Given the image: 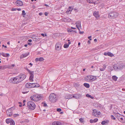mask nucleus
Returning a JSON list of instances; mask_svg holds the SVG:
<instances>
[{"label": "nucleus", "instance_id": "1", "mask_svg": "<svg viewBox=\"0 0 125 125\" xmlns=\"http://www.w3.org/2000/svg\"><path fill=\"white\" fill-rule=\"evenodd\" d=\"M31 100L34 101H38L43 98L42 96L41 95L35 94L31 97Z\"/></svg>", "mask_w": 125, "mask_h": 125}, {"label": "nucleus", "instance_id": "2", "mask_svg": "<svg viewBox=\"0 0 125 125\" xmlns=\"http://www.w3.org/2000/svg\"><path fill=\"white\" fill-rule=\"evenodd\" d=\"M57 96L54 93L50 94L49 97L50 101L52 103L55 102L57 100Z\"/></svg>", "mask_w": 125, "mask_h": 125}, {"label": "nucleus", "instance_id": "3", "mask_svg": "<svg viewBox=\"0 0 125 125\" xmlns=\"http://www.w3.org/2000/svg\"><path fill=\"white\" fill-rule=\"evenodd\" d=\"M118 15V13L116 11H113L109 13L108 15V18L111 19H115L117 17Z\"/></svg>", "mask_w": 125, "mask_h": 125}, {"label": "nucleus", "instance_id": "4", "mask_svg": "<svg viewBox=\"0 0 125 125\" xmlns=\"http://www.w3.org/2000/svg\"><path fill=\"white\" fill-rule=\"evenodd\" d=\"M96 76L92 75H88L85 77L84 80L87 82H92L96 79Z\"/></svg>", "mask_w": 125, "mask_h": 125}, {"label": "nucleus", "instance_id": "5", "mask_svg": "<svg viewBox=\"0 0 125 125\" xmlns=\"http://www.w3.org/2000/svg\"><path fill=\"white\" fill-rule=\"evenodd\" d=\"M27 107L31 110H34L36 107V105L35 103L32 101H29L28 102Z\"/></svg>", "mask_w": 125, "mask_h": 125}, {"label": "nucleus", "instance_id": "6", "mask_svg": "<svg viewBox=\"0 0 125 125\" xmlns=\"http://www.w3.org/2000/svg\"><path fill=\"white\" fill-rule=\"evenodd\" d=\"M9 82L11 83L14 84H17L20 83L18 80V76L10 79L9 80Z\"/></svg>", "mask_w": 125, "mask_h": 125}, {"label": "nucleus", "instance_id": "7", "mask_svg": "<svg viewBox=\"0 0 125 125\" xmlns=\"http://www.w3.org/2000/svg\"><path fill=\"white\" fill-rule=\"evenodd\" d=\"M18 80L20 81V82H21L26 78V75L23 74H21L19 75L18 76Z\"/></svg>", "mask_w": 125, "mask_h": 125}, {"label": "nucleus", "instance_id": "8", "mask_svg": "<svg viewBox=\"0 0 125 125\" xmlns=\"http://www.w3.org/2000/svg\"><path fill=\"white\" fill-rule=\"evenodd\" d=\"M62 47L61 43L60 42H58L55 45V49L58 51H59L61 49Z\"/></svg>", "mask_w": 125, "mask_h": 125}, {"label": "nucleus", "instance_id": "9", "mask_svg": "<svg viewBox=\"0 0 125 125\" xmlns=\"http://www.w3.org/2000/svg\"><path fill=\"white\" fill-rule=\"evenodd\" d=\"M100 112H98L96 110H93L92 115L96 117H98L100 115Z\"/></svg>", "mask_w": 125, "mask_h": 125}, {"label": "nucleus", "instance_id": "10", "mask_svg": "<svg viewBox=\"0 0 125 125\" xmlns=\"http://www.w3.org/2000/svg\"><path fill=\"white\" fill-rule=\"evenodd\" d=\"M76 24V26L78 29L79 31H80V28L81 29V22L80 21H78L75 23Z\"/></svg>", "mask_w": 125, "mask_h": 125}, {"label": "nucleus", "instance_id": "11", "mask_svg": "<svg viewBox=\"0 0 125 125\" xmlns=\"http://www.w3.org/2000/svg\"><path fill=\"white\" fill-rule=\"evenodd\" d=\"M114 114L115 117L117 118L118 120L120 119V118L121 116L124 117V116L122 115H120V114L118 113H116L114 112Z\"/></svg>", "mask_w": 125, "mask_h": 125}, {"label": "nucleus", "instance_id": "12", "mask_svg": "<svg viewBox=\"0 0 125 125\" xmlns=\"http://www.w3.org/2000/svg\"><path fill=\"white\" fill-rule=\"evenodd\" d=\"M82 97V94H74V95H73V97L76 99H79Z\"/></svg>", "mask_w": 125, "mask_h": 125}, {"label": "nucleus", "instance_id": "13", "mask_svg": "<svg viewBox=\"0 0 125 125\" xmlns=\"http://www.w3.org/2000/svg\"><path fill=\"white\" fill-rule=\"evenodd\" d=\"M29 73L30 74L29 80H31V81H33V78L34 77V72H31V71Z\"/></svg>", "mask_w": 125, "mask_h": 125}, {"label": "nucleus", "instance_id": "14", "mask_svg": "<svg viewBox=\"0 0 125 125\" xmlns=\"http://www.w3.org/2000/svg\"><path fill=\"white\" fill-rule=\"evenodd\" d=\"M15 3L17 4L16 5L18 6H21L23 5L22 2L21 0H17L16 1Z\"/></svg>", "mask_w": 125, "mask_h": 125}, {"label": "nucleus", "instance_id": "15", "mask_svg": "<svg viewBox=\"0 0 125 125\" xmlns=\"http://www.w3.org/2000/svg\"><path fill=\"white\" fill-rule=\"evenodd\" d=\"M6 113L8 115L10 116L12 115V111L9 109H8L6 111Z\"/></svg>", "mask_w": 125, "mask_h": 125}, {"label": "nucleus", "instance_id": "16", "mask_svg": "<svg viewBox=\"0 0 125 125\" xmlns=\"http://www.w3.org/2000/svg\"><path fill=\"white\" fill-rule=\"evenodd\" d=\"M29 53L28 52H26L25 53L23 54L20 56V58L21 59H22L24 57H26L29 55Z\"/></svg>", "mask_w": 125, "mask_h": 125}, {"label": "nucleus", "instance_id": "17", "mask_svg": "<svg viewBox=\"0 0 125 125\" xmlns=\"http://www.w3.org/2000/svg\"><path fill=\"white\" fill-rule=\"evenodd\" d=\"M31 83V88L38 87L39 86V85L37 83Z\"/></svg>", "mask_w": 125, "mask_h": 125}, {"label": "nucleus", "instance_id": "18", "mask_svg": "<svg viewBox=\"0 0 125 125\" xmlns=\"http://www.w3.org/2000/svg\"><path fill=\"white\" fill-rule=\"evenodd\" d=\"M44 60V59L42 57L36 58L35 59V61L36 62L38 61L41 62L43 61Z\"/></svg>", "mask_w": 125, "mask_h": 125}, {"label": "nucleus", "instance_id": "19", "mask_svg": "<svg viewBox=\"0 0 125 125\" xmlns=\"http://www.w3.org/2000/svg\"><path fill=\"white\" fill-rule=\"evenodd\" d=\"M93 15L96 18H97L99 17V14L98 12L95 11L93 13Z\"/></svg>", "mask_w": 125, "mask_h": 125}, {"label": "nucleus", "instance_id": "20", "mask_svg": "<svg viewBox=\"0 0 125 125\" xmlns=\"http://www.w3.org/2000/svg\"><path fill=\"white\" fill-rule=\"evenodd\" d=\"M31 83H26L25 85L26 87L27 88H31Z\"/></svg>", "mask_w": 125, "mask_h": 125}, {"label": "nucleus", "instance_id": "21", "mask_svg": "<svg viewBox=\"0 0 125 125\" xmlns=\"http://www.w3.org/2000/svg\"><path fill=\"white\" fill-rule=\"evenodd\" d=\"M60 124H61V123L59 121L54 122L52 123V125H59Z\"/></svg>", "mask_w": 125, "mask_h": 125}, {"label": "nucleus", "instance_id": "22", "mask_svg": "<svg viewBox=\"0 0 125 125\" xmlns=\"http://www.w3.org/2000/svg\"><path fill=\"white\" fill-rule=\"evenodd\" d=\"M1 55L5 57H8L10 56L9 54L5 53H4V52H2V53H1Z\"/></svg>", "mask_w": 125, "mask_h": 125}, {"label": "nucleus", "instance_id": "23", "mask_svg": "<svg viewBox=\"0 0 125 125\" xmlns=\"http://www.w3.org/2000/svg\"><path fill=\"white\" fill-rule=\"evenodd\" d=\"M98 120V119L96 118L94 120L91 119L90 120V122L91 123H92L94 122H96Z\"/></svg>", "mask_w": 125, "mask_h": 125}, {"label": "nucleus", "instance_id": "24", "mask_svg": "<svg viewBox=\"0 0 125 125\" xmlns=\"http://www.w3.org/2000/svg\"><path fill=\"white\" fill-rule=\"evenodd\" d=\"M12 120V119L10 118L7 119L6 120V122L7 124H9V123H10Z\"/></svg>", "mask_w": 125, "mask_h": 125}, {"label": "nucleus", "instance_id": "25", "mask_svg": "<svg viewBox=\"0 0 125 125\" xmlns=\"http://www.w3.org/2000/svg\"><path fill=\"white\" fill-rule=\"evenodd\" d=\"M118 66L119 70L122 69L124 66L123 63H121Z\"/></svg>", "mask_w": 125, "mask_h": 125}, {"label": "nucleus", "instance_id": "26", "mask_svg": "<svg viewBox=\"0 0 125 125\" xmlns=\"http://www.w3.org/2000/svg\"><path fill=\"white\" fill-rule=\"evenodd\" d=\"M69 19L68 18H65L62 20V21H64V22H68L69 21Z\"/></svg>", "mask_w": 125, "mask_h": 125}, {"label": "nucleus", "instance_id": "27", "mask_svg": "<svg viewBox=\"0 0 125 125\" xmlns=\"http://www.w3.org/2000/svg\"><path fill=\"white\" fill-rule=\"evenodd\" d=\"M124 117L123 116H121L120 118V119L119 120H118L120 122H122L125 123V121L124 119H123L124 118H123Z\"/></svg>", "mask_w": 125, "mask_h": 125}, {"label": "nucleus", "instance_id": "28", "mask_svg": "<svg viewBox=\"0 0 125 125\" xmlns=\"http://www.w3.org/2000/svg\"><path fill=\"white\" fill-rule=\"evenodd\" d=\"M113 68L115 70H119V69L118 66H117L116 65H114Z\"/></svg>", "mask_w": 125, "mask_h": 125}, {"label": "nucleus", "instance_id": "29", "mask_svg": "<svg viewBox=\"0 0 125 125\" xmlns=\"http://www.w3.org/2000/svg\"><path fill=\"white\" fill-rule=\"evenodd\" d=\"M73 85L75 87H77L79 86L80 84L79 83H74L73 84Z\"/></svg>", "mask_w": 125, "mask_h": 125}, {"label": "nucleus", "instance_id": "30", "mask_svg": "<svg viewBox=\"0 0 125 125\" xmlns=\"http://www.w3.org/2000/svg\"><path fill=\"white\" fill-rule=\"evenodd\" d=\"M69 9H68L66 11V13L68 14L69 13V12L71 11L72 10V7H71L70 6L69 7Z\"/></svg>", "mask_w": 125, "mask_h": 125}, {"label": "nucleus", "instance_id": "31", "mask_svg": "<svg viewBox=\"0 0 125 125\" xmlns=\"http://www.w3.org/2000/svg\"><path fill=\"white\" fill-rule=\"evenodd\" d=\"M84 86L87 88H89L90 87L89 85V84L87 83H84L83 84Z\"/></svg>", "mask_w": 125, "mask_h": 125}, {"label": "nucleus", "instance_id": "32", "mask_svg": "<svg viewBox=\"0 0 125 125\" xmlns=\"http://www.w3.org/2000/svg\"><path fill=\"white\" fill-rule=\"evenodd\" d=\"M112 78L114 81H116L118 78L115 76H112Z\"/></svg>", "mask_w": 125, "mask_h": 125}, {"label": "nucleus", "instance_id": "33", "mask_svg": "<svg viewBox=\"0 0 125 125\" xmlns=\"http://www.w3.org/2000/svg\"><path fill=\"white\" fill-rule=\"evenodd\" d=\"M108 55L110 57H113L114 56V55L111 52H108Z\"/></svg>", "mask_w": 125, "mask_h": 125}, {"label": "nucleus", "instance_id": "34", "mask_svg": "<svg viewBox=\"0 0 125 125\" xmlns=\"http://www.w3.org/2000/svg\"><path fill=\"white\" fill-rule=\"evenodd\" d=\"M6 68L5 66H0V69H4Z\"/></svg>", "mask_w": 125, "mask_h": 125}, {"label": "nucleus", "instance_id": "35", "mask_svg": "<svg viewBox=\"0 0 125 125\" xmlns=\"http://www.w3.org/2000/svg\"><path fill=\"white\" fill-rule=\"evenodd\" d=\"M6 68L5 66H0V69H4Z\"/></svg>", "mask_w": 125, "mask_h": 125}, {"label": "nucleus", "instance_id": "36", "mask_svg": "<svg viewBox=\"0 0 125 125\" xmlns=\"http://www.w3.org/2000/svg\"><path fill=\"white\" fill-rule=\"evenodd\" d=\"M69 44H65L64 45L63 47L64 48H67L69 47Z\"/></svg>", "mask_w": 125, "mask_h": 125}, {"label": "nucleus", "instance_id": "37", "mask_svg": "<svg viewBox=\"0 0 125 125\" xmlns=\"http://www.w3.org/2000/svg\"><path fill=\"white\" fill-rule=\"evenodd\" d=\"M86 96L92 99H93L94 98L93 97L88 94H87L86 95Z\"/></svg>", "mask_w": 125, "mask_h": 125}, {"label": "nucleus", "instance_id": "38", "mask_svg": "<svg viewBox=\"0 0 125 125\" xmlns=\"http://www.w3.org/2000/svg\"><path fill=\"white\" fill-rule=\"evenodd\" d=\"M68 32H72L73 31H75V33H76L77 32L76 31H73L72 29H70V30H68Z\"/></svg>", "mask_w": 125, "mask_h": 125}, {"label": "nucleus", "instance_id": "39", "mask_svg": "<svg viewBox=\"0 0 125 125\" xmlns=\"http://www.w3.org/2000/svg\"><path fill=\"white\" fill-rule=\"evenodd\" d=\"M79 120L81 123H82L83 122V118H80Z\"/></svg>", "mask_w": 125, "mask_h": 125}, {"label": "nucleus", "instance_id": "40", "mask_svg": "<svg viewBox=\"0 0 125 125\" xmlns=\"http://www.w3.org/2000/svg\"><path fill=\"white\" fill-rule=\"evenodd\" d=\"M15 124V123L14 122L13 120H12V121H11L10 123V125H14Z\"/></svg>", "mask_w": 125, "mask_h": 125}, {"label": "nucleus", "instance_id": "41", "mask_svg": "<svg viewBox=\"0 0 125 125\" xmlns=\"http://www.w3.org/2000/svg\"><path fill=\"white\" fill-rule=\"evenodd\" d=\"M87 2H89L90 3H94V2H93L92 1H91L90 0H87Z\"/></svg>", "mask_w": 125, "mask_h": 125}, {"label": "nucleus", "instance_id": "42", "mask_svg": "<svg viewBox=\"0 0 125 125\" xmlns=\"http://www.w3.org/2000/svg\"><path fill=\"white\" fill-rule=\"evenodd\" d=\"M70 97L69 96V95H66L65 97V98L66 99H69L70 98Z\"/></svg>", "mask_w": 125, "mask_h": 125}, {"label": "nucleus", "instance_id": "43", "mask_svg": "<svg viewBox=\"0 0 125 125\" xmlns=\"http://www.w3.org/2000/svg\"><path fill=\"white\" fill-rule=\"evenodd\" d=\"M42 104H43V106L44 107H46L47 106V105L44 102H42Z\"/></svg>", "mask_w": 125, "mask_h": 125}, {"label": "nucleus", "instance_id": "44", "mask_svg": "<svg viewBox=\"0 0 125 125\" xmlns=\"http://www.w3.org/2000/svg\"><path fill=\"white\" fill-rule=\"evenodd\" d=\"M19 116V114H15L13 115V116L14 117H16L18 116Z\"/></svg>", "mask_w": 125, "mask_h": 125}, {"label": "nucleus", "instance_id": "45", "mask_svg": "<svg viewBox=\"0 0 125 125\" xmlns=\"http://www.w3.org/2000/svg\"><path fill=\"white\" fill-rule=\"evenodd\" d=\"M106 122L104 121H102V122L101 124L103 125H104L106 123Z\"/></svg>", "mask_w": 125, "mask_h": 125}, {"label": "nucleus", "instance_id": "46", "mask_svg": "<svg viewBox=\"0 0 125 125\" xmlns=\"http://www.w3.org/2000/svg\"><path fill=\"white\" fill-rule=\"evenodd\" d=\"M111 117L112 119H113L114 120H115V117L113 115H111Z\"/></svg>", "mask_w": 125, "mask_h": 125}, {"label": "nucleus", "instance_id": "47", "mask_svg": "<svg viewBox=\"0 0 125 125\" xmlns=\"http://www.w3.org/2000/svg\"><path fill=\"white\" fill-rule=\"evenodd\" d=\"M26 13L25 12L24 10H23L22 11V15H25L26 14Z\"/></svg>", "mask_w": 125, "mask_h": 125}, {"label": "nucleus", "instance_id": "48", "mask_svg": "<svg viewBox=\"0 0 125 125\" xmlns=\"http://www.w3.org/2000/svg\"><path fill=\"white\" fill-rule=\"evenodd\" d=\"M57 111L58 112H60L62 111V110L61 108H57Z\"/></svg>", "mask_w": 125, "mask_h": 125}, {"label": "nucleus", "instance_id": "49", "mask_svg": "<svg viewBox=\"0 0 125 125\" xmlns=\"http://www.w3.org/2000/svg\"><path fill=\"white\" fill-rule=\"evenodd\" d=\"M15 108L14 107H13L10 108H9V109H10V110H12H12H14L15 109Z\"/></svg>", "mask_w": 125, "mask_h": 125}, {"label": "nucleus", "instance_id": "50", "mask_svg": "<svg viewBox=\"0 0 125 125\" xmlns=\"http://www.w3.org/2000/svg\"><path fill=\"white\" fill-rule=\"evenodd\" d=\"M105 68H101L100 69V70L101 71H103L105 70Z\"/></svg>", "mask_w": 125, "mask_h": 125}, {"label": "nucleus", "instance_id": "51", "mask_svg": "<svg viewBox=\"0 0 125 125\" xmlns=\"http://www.w3.org/2000/svg\"><path fill=\"white\" fill-rule=\"evenodd\" d=\"M15 66V65L14 64H12L11 65V66L10 67V69H12Z\"/></svg>", "mask_w": 125, "mask_h": 125}, {"label": "nucleus", "instance_id": "52", "mask_svg": "<svg viewBox=\"0 0 125 125\" xmlns=\"http://www.w3.org/2000/svg\"><path fill=\"white\" fill-rule=\"evenodd\" d=\"M17 10V9L14 8H12L11 9V10L12 11H15Z\"/></svg>", "mask_w": 125, "mask_h": 125}, {"label": "nucleus", "instance_id": "53", "mask_svg": "<svg viewBox=\"0 0 125 125\" xmlns=\"http://www.w3.org/2000/svg\"><path fill=\"white\" fill-rule=\"evenodd\" d=\"M108 52H105L104 53V55H108Z\"/></svg>", "mask_w": 125, "mask_h": 125}, {"label": "nucleus", "instance_id": "54", "mask_svg": "<svg viewBox=\"0 0 125 125\" xmlns=\"http://www.w3.org/2000/svg\"><path fill=\"white\" fill-rule=\"evenodd\" d=\"M91 38V36H89L88 37V39H89V40H91L92 39Z\"/></svg>", "mask_w": 125, "mask_h": 125}, {"label": "nucleus", "instance_id": "55", "mask_svg": "<svg viewBox=\"0 0 125 125\" xmlns=\"http://www.w3.org/2000/svg\"><path fill=\"white\" fill-rule=\"evenodd\" d=\"M79 31V33L80 34H83L84 33V31H80V30Z\"/></svg>", "mask_w": 125, "mask_h": 125}, {"label": "nucleus", "instance_id": "56", "mask_svg": "<svg viewBox=\"0 0 125 125\" xmlns=\"http://www.w3.org/2000/svg\"><path fill=\"white\" fill-rule=\"evenodd\" d=\"M39 14L40 15H42L43 14V13L42 12H40L39 13Z\"/></svg>", "mask_w": 125, "mask_h": 125}, {"label": "nucleus", "instance_id": "57", "mask_svg": "<svg viewBox=\"0 0 125 125\" xmlns=\"http://www.w3.org/2000/svg\"><path fill=\"white\" fill-rule=\"evenodd\" d=\"M28 92H22V93L23 94H25L26 93H28Z\"/></svg>", "mask_w": 125, "mask_h": 125}, {"label": "nucleus", "instance_id": "58", "mask_svg": "<svg viewBox=\"0 0 125 125\" xmlns=\"http://www.w3.org/2000/svg\"><path fill=\"white\" fill-rule=\"evenodd\" d=\"M44 14H45V15L47 16L48 15V13L47 12H45L44 13Z\"/></svg>", "mask_w": 125, "mask_h": 125}, {"label": "nucleus", "instance_id": "59", "mask_svg": "<svg viewBox=\"0 0 125 125\" xmlns=\"http://www.w3.org/2000/svg\"><path fill=\"white\" fill-rule=\"evenodd\" d=\"M21 9L20 8H17V10H18V11H20V10H21Z\"/></svg>", "mask_w": 125, "mask_h": 125}, {"label": "nucleus", "instance_id": "60", "mask_svg": "<svg viewBox=\"0 0 125 125\" xmlns=\"http://www.w3.org/2000/svg\"><path fill=\"white\" fill-rule=\"evenodd\" d=\"M2 46L3 47H4L5 48H7L6 46H4V45L3 44L2 45Z\"/></svg>", "mask_w": 125, "mask_h": 125}, {"label": "nucleus", "instance_id": "61", "mask_svg": "<svg viewBox=\"0 0 125 125\" xmlns=\"http://www.w3.org/2000/svg\"><path fill=\"white\" fill-rule=\"evenodd\" d=\"M28 41L30 42H32V40L31 39L29 40H28Z\"/></svg>", "mask_w": 125, "mask_h": 125}, {"label": "nucleus", "instance_id": "62", "mask_svg": "<svg viewBox=\"0 0 125 125\" xmlns=\"http://www.w3.org/2000/svg\"><path fill=\"white\" fill-rule=\"evenodd\" d=\"M41 35L43 37H44V34L43 33H42L41 34Z\"/></svg>", "mask_w": 125, "mask_h": 125}, {"label": "nucleus", "instance_id": "63", "mask_svg": "<svg viewBox=\"0 0 125 125\" xmlns=\"http://www.w3.org/2000/svg\"><path fill=\"white\" fill-rule=\"evenodd\" d=\"M44 5L45 6H46L47 7H48L49 6H48V5H47V4H45Z\"/></svg>", "mask_w": 125, "mask_h": 125}, {"label": "nucleus", "instance_id": "64", "mask_svg": "<svg viewBox=\"0 0 125 125\" xmlns=\"http://www.w3.org/2000/svg\"><path fill=\"white\" fill-rule=\"evenodd\" d=\"M94 42H96L97 41V39H95L94 40Z\"/></svg>", "mask_w": 125, "mask_h": 125}]
</instances>
